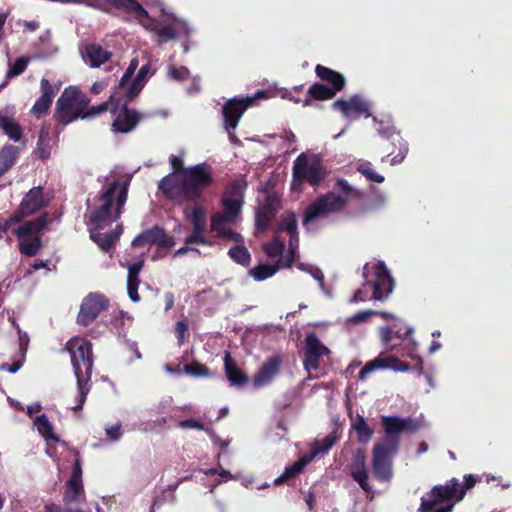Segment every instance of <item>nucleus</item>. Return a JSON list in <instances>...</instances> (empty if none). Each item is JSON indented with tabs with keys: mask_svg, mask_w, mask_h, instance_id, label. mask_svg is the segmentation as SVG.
<instances>
[{
	"mask_svg": "<svg viewBox=\"0 0 512 512\" xmlns=\"http://www.w3.org/2000/svg\"><path fill=\"white\" fill-rule=\"evenodd\" d=\"M295 260V252L292 249H289L286 254H281V256L278 257L277 262L274 264V266H279L280 268H290Z\"/></svg>",
	"mask_w": 512,
	"mask_h": 512,
	"instance_id": "54",
	"label": "nucleus"
},
{
	"mask_svg": "<svg viewBox=\"0 0 512 512\" xmlns=\"http://www.w3.org/2000/svg\"><path fill=\"white\" fill-rule=\"evenodd\" d=\"M379 369H390L395 372H406L410 369V365L399 358L387 355L385 352L380 353L375 359L368 361L359 372V378L364 380L368 374Z\"/></svg>",
	"mask_w": 512,
	"mask_h": 512,
	"instance_id": "19",
	"label": "nucleus"
},
{
	"mask_svg": "<svg viewBox=\"0 0 512 512\" xmlns=\"http://www.w3.org/2000/svg\"><path fill=\"white\" fill-rule=\"evenodd\" d=\"M106 436L111 441H117L121 438L122 432H121V424L116 423L114 425L108 426L105 429Z\"/></svg>",
	"mask_w": 512,
	"mask_h": 512,
	"instance_id": "61",
	"label": "nucleus"
},
{
	"mask_svg": "<svg viewBox=\"0 0 512 512\" xmlns=\"http://www.w3.org/2000/svg\"><path fill=\"white\" fill-rule=\"evenodd\" d=\"M178 426L182 429H197V430H205L206 432H210V428H206L204 424L194 418L184 419L179 422Z\"/></svg>",
	"mask_w": 512,
	"mask_h": 512,
	"instance_id": "53",
	"label": "nucleus"
},
{
	"mask_svg": "<svg viewBox=\"0 0 512 512\" xmlns=\"http://www.w3.org/2000/svg\"><path fill=\"white\" fill-rule=\"evenodd\" d=\"M225 222H233L230 218H227L223 213H214L210 219V228L211 231L221 230V227Z\"/></svg>",
	"mask_w": 512,
	"mask_h": 512,
	"instance_id": "55",
	"label": "nucleus"
},
{
	"mask_svg": "<svg viewBox=\"0 0 512 512\" xmlns=\"http://www.w3.org/2000/svg\"><path fill=\"white\" fill-rule=\"evenodd\" d=\"M213 183L212 167L204 162L186 167L182 176L166 175L158 182V190L177 203L198 202Z\"/></svg>",
	"mask_w": 512,
	"mask_h": 512,
	"instance_id": "1",
	"label": "nucleus"
},
{
	"mask_svg": "<svg viewBox=\"0 0 512 512\" xmlns=\"http://www.w3.org/2000/svg\"><path fill=\"white\" fill-rule=\"evenodd\" d=\"M90 238L104 252H109L115 245L116 241L110 233H102L101 230L90 228Z\"/></svg>",
	"mask_w": 512,
	"mask_h": 512,
	"instance_id": "37",
	"label": "nucleus"
},
{
	"mask_svg": "<svg viewBox=\"0 0 512 512\" xmlns=\"http://www.w3.org/2000/svg\"><path fill=\"white\" fill-rule=\"evenodd\" d=\"M189 75V70L184 66L177 67L173 64L168 66V77L172 80L183 81L187 79Z\"/></svg>",
	"mask_w": 512,
	"mask_h": 512,
	"instance_id": "48",
	"label": "nucleus"
},
{
	"mask_svg": "<svg viewBox=\"0 0 512 512\" xmlns=\"http://www.w3.org/2000/svg\"><path fill=\"white\" fill-rule=\"evenodd\" d=\"M459 480L451 478L443 485H435L426 496L421 498L419 512H431L437 505H452L461 499H458Z\"/></svg>",
	"mask_w": 512,
	"mask_h": 512,
	"instance_id": "11",
	"label": "nucleus"
},
{
	"mask_svg": "<svg viewBox=\"0 0 512 512\" xmlns=\"http://www.w3.org/2000/svg\"><path fill=\"white\" fill-rule=\"evenodd\" d=\"M57 130H40L35 154L38 158L46 160L50 157L52 148L57 141Z\"/></svg>",
	"mask_w": 512,
	"mask_h": 512,
	"instance_id": "28",
	"label": "nucleus"
},
{
	"mask_svg": "<svg viewBox=\"0 0 512 512\" xmlns=\"http://www.w3.org/2000/svg\"><path fill=\"white\" fill-rule=\"evenodd\" d=\"M48 203L49 200L44 198L43 187L36 186L25 194L15 212L23 220L48 206Z\"/></svg>",
	"mask_w": 512,
	"mask_h": 512,
	"instance_id": "20",
	"label": "nucleus"
},
{
	"mask_svg": "<svg viewBox=\"0 0 512 512\" xmlns=\"http://www.w3.org/2000/svg\"><path fill=\"white\" fill-rule=\"evenodd\" d=\"M330 350L318 338L314 332H310L305 337V349L303 365L306 371H316L320 367V359L324 355H329Z\"/></svg>",
	"mask_w": 512,
	"mask_h": 512,
	"instance_id": "18",
	"label": "nucleus"
},
{
	"mask_svg": "<svg viewBox=\"0 0 512 512\" xmlns=\"http://www.w3.org/2000/svg\"><path fill=\"white\" fill-rule=\"evenodd\" d=\"M479 480L480 479L476 475H473V474L465 475L464 476V484L462 486L459 484L458 499H463V497L466 494V491L473 488Z\"/></svg>",
	"mask_w": 512,
	"mask_h": 512,
	"instance_id": "51",
	"label": "nucleus"
},
{
	"mask_svg": "<svg viewBox=\"0 0 512 512\" xmlns=\"http://www.w3.org/2000/svg\"><path fill=\"white\" fill-rule=\"evenodd\" d=\"M247 185L248 183L245 176L241 175L226 185L223 197L244 200V193Z\"/></svg>",
	"mask_w": 512,
	"mask_h": 512,
	"instance_id": "33",
	"label": "nucleus"
},
{
	"mask_svg": "<svg viewBox=\"0 0 512 512\" xmlns=\"http://www.w3.org/2000/svg\"><path fill=\"white\" fill-rule=\"evenodd\" d=\"M327 171L319 160L309 161L308 157L301 153L292 167V191H301L303 183L312 187H318L326 178Z\"/></svg>",
	"mask_w": 512,
	"mask_h": 512,
	"instance_id": "8",
	"label": "nucleus"
},
{
	"mask_svg": "<svg viewBox=\"0 0 512 512\" xmlns=\"http://www.w3.org/2000/svg\"><path fill=\"white\" fill-rule=\"evenodd\" d=\"M376 314H377V311H375V310L359 311V312H357L356 314H354L353 316H351L349 318V322L353 323V324H359V323H362V322H366L372 316H374Z\"/></svg>",
	"mask_w": 512,
	"mask_h": 512,
	"instance_id": "56",
	"label": "nucleus"
},
{
	"mask_svg": "<svg viewBox=\"0 0 512 512\" xmlns=\"http://www.w3.org/2000/svg\"><path fill=\"white\" fill-rule=\"evenodd\" d=\"M282 231H286L289 235L292 236L298 232L297 219L293 212L287 211L281 215L276 232Z\"/></svg>",
	"mask_w": 512,
	"mask_h": 512,
	"instance_id": "40",
	"label": "nucleus"
},
{
	"mask_svg": "<svg viewBox=\"0 0 512 512\" xmlns=\"http://www.w3.org/2000/svg\"><path fill=\"white\" fill-rule=\"evenodd\" d=\"M375 281H365L362 289H357L351 299V302L358 303L368 299L366 288L373 290L372 299L384 301L388 298L394 288V280L384 262H378L374 266Z\"/></svg>",
	"mask_w": 512,
	"mask_h": 512,
	"instance_id": "9",
	"label": "nucleus"
},
{
	"mask_svg": "<svg viewBox=\"0 0 512 512\" xmlns=\"http://www.w3.org/2000/svg\"><path fill=\"white\" fill-rule=\"evenodd\" d=\"M66 491L63 496V501L66 504L75 503L78 501L79 497L84 494V488L82 479H72L70 478L66 485Z\"/></svg>",
	"mask_w": 512,
	"mask_h": 512,
	"instance_id": "35",
	"label": "nucleus"
},
{
	"mask_svg": "<svg viewBox=\"0 0 512 512\" xmlns=\"http://www.w3.org/2000/svg\"><path fill=\"white\" fill-rule=\"evenodd\" d=\"M336 187L339 190L338 194L327 192L320 195L306 206L302 220L304 227H308L310 224L326 218L331 214L342 212L345 210L350 200L361 199L363 197V193L352 187L345 179H338L336 181Z\"/></svg>",
	"mask_w": 512,
	"mask_h": 512,
	"instance_id": "4",
	"label": "nucleus"
},
{
	"mask_svg": "<svg viewBox=\"0 0 512 512\" xmlns=\"http://www.w3.org/2000/svg\"><path fill=\"white\" fill-rule=\"evenodd\" d=\"M221 204L223 207L222 213L227 218H230L232 221H235L241 213L244 200H236L228 197H222Z\"/></svg>",
	"mask_w": 512,
	"mask_h": 512,
	"instance_id": "38",
	"label": "nucleus"
},
{
	"mask_svg": "<svg viewBox=\"0 0 512 512\" xmlns=\"http://www.w3.org/2000/svg\"><path fill=\"white\" fill-rule=\"evenodd\" d=\"M22 221L23 220L14 211V213L8 219H6L2 224H0V232L6 233L13 225L21 223Z\"/></svg>",
	"mask_w": 512,
	"mask_h": 512,
	"instance_id": "62",
	"label": "nucleus"
},
{
	"mask_svg": "<svg viewBox=\"0 0 512 512\" xmlns=\"http://www.w3.org/2000/svg\"><path fill=\"white\" fill-rule=\"evenodd\" d=\"M315 72L319 78L332 84V87H326L322 84H313L309 88V95L316 100L332 99L337 92L345 86V78L342 74L333 71L322 65H317Z\"/></svg>",
	"mask_w": 512,
	"mask_h": 512,
	"instance_id": "12",
	"label": "nucleus"
},
{
	"mask_svg": "<svg viewBox=\"0 0 512 512\" xmlns=\"http://www.w3.org/2000/svg\"><path fill=\"white\" fill-rule=\"evenodd\" d=\"M381 425L385 436L379 443L396 449L402 433L413 434L421 428V423L412 417L381 416Z\"/></svg>",
	"mask_w": 512,
	"mask_h": 512,
	"instance_id": "10",
	"label": "nucleus"
},
{
	"mask_svg": "<svg viewBox=\"0 0 512 512\" xmlns=\"http://www.w3.org/2000/svg\"><path fill=\"white\" fill-rule=\"evenodd\" d=\"M138 59L137 58H133L127 68V70L125 71L124 75L122 76L121 80H120V83H119V87L118 89L113 93V94H117V98L118 100L114 101V108L116 109L119 104H120V100H121V91L122 89L125 88V86L128 85V82L130 81L131 77L133 76L135 70L137 69L138 67Z\"/></svg>",
	"mask_w": 512,
	"mask_h": 512,
	"instance_id": "43",
	"label": "nucleus"
},
{
	"mask_svg": "<svg viewBox=\"0 0 512 512\" xmlns=\"http://www.w3.org/2000/svg\"><path fill=\"white\" fill-rule=\"evenodd\" d=\"M12 325L17 330V333H18L19 349H20L21 353L23 355H25V353L27 352L28 346H29V342H30L29 335L26 332L21 330L19 324L15 320L12 321Z\"/></svg>",
	"mask_w": 512,
	"mask_h": 512,
	"instance_id": "50",
	"label": "nucleus"
},
{
	"mask_svg": "<svg viewBox=\"0 0 512 512\" xmlns=\"http://www.w3.org/2000/svg\"><path fill=\"white\" fill-rule=\"evenodd\" d=\"M281 364L282 358L279 355H274L265 361L253 377L254 388H261L270 384L279 374Z\"/></svg>",
	"mask_w": 512,
	"mask_h": 512,
	"instance_id": "23",
	"label": "nucleus"
},
{
	"mask_svg": "<svg viewBox=\"0 0 512 512\" xmlns=\"http://www.w3.org/2000/svg\"><path fill=\"white\" fill-rule=\"evenodd\" d=\"M225 375L232 386H244L249 378L247 374L241 370L229 352L224 355Z\"/></svg>",
	"mask_w": 512,
	"mask_h": 512,
	"instance_id": "26",
	"label": "nucleus"
},
{
	"mask_svg": "<svg viewBox=\"0 0 512 512\" xmlns=\"http://www.w3.org/2000/svg\"><path fill=\"white\" fill-rule=\"evenodd\" d=\"M41 96L36 100L30 114L39 119L47 114L55 96V90L46 78H42L40 82Z\"/></svg>",
	"mask_w": 512,
	"mask_h": 512,
	"instance_id": "24",
	"label": "nucleus"
},
{
	"mask_svg": "<svg viewBox=\"0 0 512 512\" xmlns=\"http://www.w3.org/2000/svg\"><path fill=\"white\" fill-rule=\"evenodd\" d=\"M412 333L413 329L411 327H407L405 331H402V329L397 328L396 325H394L392 328L383 326L379 329L380 340L386 347L390 345L394 335L399 339H405L408 338Z\"/></svg>",
	"mask_w": 512,
	"mask_h": 512,
	"instance_id": "34",
	"label": "nucleus"
},
{
	"mask_svg": "<svg viewBox=\"0 0 512 512\" xmlns=\"http://www.w3.org/2000/svg\"><path fill=\"white\" fill-rule=\"evenodd\" d=\"M45 512H83L81 509H72L59 506L54 503L45 505Z\"/></svg>",
	"mask_w": 512,
	"mask_h": 512,
	"instance_id": "64",
	"label": "nucleus"
},
{
	"mask_svg": "<svg viewBox=\"0 0 512 512\" xmlns=\"http://www.w3.org/2000/svg\"><path fill=\"white\" fill-rule=\"evenodd\" d=\"M169 162L171 164L172 169L174 170L172 174H175L177 176L184 175V170H186V168L183 166V159L181 157L171 155L169 158Z\"/></svg>",
	"mask_w": 512,
	"mask_h": 512,
	"instance_id": "58",
	"label": "nucleus"
},
{
	"mask_svg": "<svg viewBox=\"0 0 512 512\" xmlns=\"http://www.w3.org/2000/svg\"><path fill=\"white\" fill-rule=\"evenodd\" d=\"M184 372L186 374H189L194 377H209L210 376L209 368L206 365H204L198 361H193L190 364L185 365Z\"/></svg>",
	"mask_w": 512,
	"mask_h": 512,
	"instance_id": "46",
	"label": "nucleus"
},
{
	"mask_svg": "<svg viewBox=\"0 0 512 512\" xmlns=\"http://www.w3.org/2000/svg\"><path fill=\"white\" fill-rule=\"evenodd\" d=\"M35 424L39 434L43 436L44 439L53 442L59 441V437L54 433L53 426L45 414L38 416L35 420Z\"/></svg>",
	"mask_w": 512,
	"mask_h": 512,
	"instance_id": "39",
	"label": "nucleus"
},
{
	"mask_svg": "<svg viewBox=\"0 0 512 512\" xmlns=\"http://www.w3.org/2000/svg\"><path fill=\"white\" fill-rule=\"evenodd\" d=\"M64 349L70 354L71 364L77 380L78 396L72 409L79 411L83 408L90 391L89 382L94 364L92 344L86 339L73 337L65 344Z\"/></svg>",
	"mask_w": 512,
	"mask_h": 512,
	"instance_id": "5",
	"label": "nucleus"
},
{
	"mask_svg": "<svg viewBox=\"0 0 512 512\" xmlns=\"http://www.w3.org/2000/svg\"><path fill=\"white\" fill-rule=\"evenodd\" d=\"M338 437L335 432H332L325 436L320 442L319 446L314 449L313 455L325 454L336 444Z\"/></svg>",
	"mask_w": 512,
	"mask_h": 512,
	"instance_id": "47",
	"label": "nucleus"
},
{
	"mask_svg": "<svg viewBox=\"0 0 512 512\" xmlns=\"http://www.w3.org/2000/svg\"><path fill=\"white\" fill-rule=\"evenodd\" d=\"M22 147L4 145L0 150V178L6 174L16 163Z\"/></svg>",
	"mask_w": 512,
	"mask_h": 512,
	"instance_id": "31",
	"label": "nucleus"
},
{
	"mask_svg": "<svg viewBox=\"0 0 512 512\" xmlns=\"http://www.w3.org/2000/svg\"><path fill=\"white\" fill-rule=\"evenodd\" d=\"M129 186L130 178L122 182L113 181L107 185L106 190L99 196L102 205L90 214V228L102 230L121 217L128 198Z\"/></svg>",
	"mask_w": 512,
	"mask_h": 512,
	"instance_id": "6",
	"label": "nucleus"
},
{
	"mask_svg": "<svg viewBox=\"0 0 512 512\" xmlns=\"http://www.w3.org/2000/svg\"><path fill=\"white\" fill-rule=\"evenodd\" d=\"M188 329V326L185 321H178L175 325V334L178 340L179 345H182L185 339V333Z\"/></svg>",
	"mask_w": 512,
	"mask_h": 512,
	"instance_id": "63",
	"label": "nucleus"
},
{
	"mask_svg": "<svg viewBox=\"0 0 512 512\" xmlns=\"http://www.w3.org/2000/svg\"><path fill=\"white\" fill-rule=\"evenodd\" d=\"M313 456H303L295 461L292 465L285 467L283 473L275 479L274 484L276 486L283 484L289 479L297 476L303 471L306 465L312 460Z\"/></svg>",
	"mask_w": 512,
	"mask_h": 512,
	"instance_id": "32",
	"label": "nucleus"
},
{
	"mask_svg": "<svg viewBox=\"0 0 512 512\" xmlns=\"http://www.w3.org/2000/svg\"><path fill=\"white\" fill-rule=\"evenodd\" d=\"M152 116L151 113H141L135 109L125 108L118 118L114 120L113 128H120L117 124L118 120L126 126L125 128H134L137 125L145 124L146 120Z\"/></svg>",
	"mask_w": 512,
	"mask_h": 512,
	"instance_id": "30",
	"label": "nucleus"
},
{
	"mask_svg": "<svg viewBox=\"0 0 512 512\" xmlns=\"http://www.w3.org/2000/svg\"><path fill=\"white\" fill-rule=\"evenodd\" d=\"M217 236L226 238L231 241H235L237 243L243 241V238L239 233L227 228H222L221 230H218Z\"/></svg>",
	"mask_w": 512,
	"mask_h": 512,
	"instance_id": "59",
	"label": "nucleus"
},
{
	"mask_svg": "<svg viewBox=\"0 0 512 512\" xmlns=\"http://www.w3.org/2000/svg\"><path fill=\"white\" fill-rule=\"evenodd\" d=\"M8 138L14 142H20L18 147L22 149L26 146L27 140L23 137V130H4Z\"/></svg>",
	"mask_w": 512,
	"mask_h": 512,
	"instance_id": "60",
	"label": "nucleus"
},
{
	"mask_svg": "<svg viewBox=\"0 0 512 512\" xmlns=\"http://www.w3.org/2000/svg\"><path fill=\"white\" fill-rule=\"evenodd\" d=\"M28 65V59L25 57L18 58L7 72V77L18 76L24 72Z\"/></svg>",
	"mask_w": 512,
	"mask_h": 512,
	"instance_id": "52",
	"label": "nucleus"
},
{
	"mask_svg": "<svg viewBox=\"0 0 512 512\" xmlns=\"http://www.w3.org/2000/svg\"><path fill=\"white\" fill-rule=\"evenodd\" d=\"M48 222L49 215L45 212L33 220L25 221L14 230L21 254L27 257H33L38 254L43 247L40 234L47 228Z\"/></svg>",
	"mask_w": 512,
	"mask_h": 512,
	"instance_id": "7",
	"label": "nucleus"
},
{
	"mask_svg": "<svg viewBox=\"0 0 512 512\" xmlns=\"http://www.w3.org/2000/svg\"><path fill=\"white\" fill-rule=\"evenodd\" d=\"M353 429L357 433V441L366 444L373 436V429L369 427L363 416L358 415L352 423Z\"/></svg>",
	"mask_w": 512,
	"mask_h": 512,
	"instance_id": "36",
	"label": "nucleus"
},
{
	"mask_svg": "<svg viewBox=\"0 0 512 512\" xmlns=\"http://www.w3.org/2000/svg\"><path fill=\"white\" fill-rule=\"evenodd\" d=\"M116 8H122L133 14L137 22L146 30L154 32L161 41L176 40L180 32L190 37L194 29L187 20L178 18L169 13L164 7L161 8L159 22L152 19L148 12L136 0H105Z\"/></svg>",
	"mask_w": 512,
	"mask_h": 512,
	"instance_id": "2",
	"label": "nucleus"
},
{
	"mask_svg": "<svg viewBox=\"0 0 512 512\" xmlns=\"http://www.w3.org/2000/svg\"><path fill=\"white\" fill-rule=\"evenodd\" d=\"M144 265V261H138L132 263L128 267V275H127V292L130 299L133 302H138L140 300V296L138 294V287L140 284L139 274Z\"/></svg>",
	"mask_w": 512,
	"mask_h": 512,
	"instance_id": "29",
	"label": "nucleus"
},
{
	"mask_svg": "<svg viewBox=\"0 0 512 512\" xmlns=\"http://www.w3.org/2000/svg\"><path fill=\"white\" fill-rule=\"evenodd\" d=\"M358 170L362 175H364L368 180L372 182L382 183L384 181V177L375 172L370 163L362 164Z\"/></svg>",
	"mask_w": 512,
	"mask_h": 512,
	"instance_id": "49",
	"label": "nucleus"
},
{
	"mask_svg": "<svg viewBox=\"0 0 512 512\" xmlns=\"http://www.w3.org/2000/svg\"><path fill=\"white\" fill-rule=\"evenodd\" d=\"M333 110L341 113L344 118L356 119L371 115L372 103L361 94H355L348 98H340L333 102Z\"/></svg>",
	"mask_w": 512,
	"mask_h": 512,
	"instance_id": "14",
	"label": "nucleus"
},
{
	"mask_svg": "<svg viewBox=\"0 0 512 512\" xmlns=\"http://www.w3.org/2000/svg\"><path fill=\"white\" fill-rule=\"evenodd\" d=\"M190 220L193 226V231L204 233L206 230L205 211L202 207L196 206L190 213Z\"/></svg>",
	"mask_w": 512,
	"mask_h": 512,
	"instance_id": "44",
	"label": "nucleus"
},
{
	"mask_svg": "<svg viewBox=\"0 0 512 512\" xmlns=\"http://www.w3.org/2000/svg\"><path fill=\"white\" fill-rule=\"evenodd\" d=\"M108 307L109 300L106 296L95 292L89 293L82 300L80 305V310L76 318L77 324L85 327L90 325L96 320L99 314L108 309Z\"/></svg>",
	"mask_w": 512,
	"mask_h": 512,
	"instance_id": "16",
	"label": "nucleus"
},
{
	"mask_svg": "<svg viewBox=\"0 0 512 512\" xmlns=\"http://www.w3.org/2000/svg\"><path fill=\"white\" fill-rule=\"evenodd\" d=\"M185 244H201L210 245L211 243L206 239L204 233L196 232L192 230V233L185 238Z\"/></svg>",
	"mask_w": 512,
	"mask_h": 512,
	"instance_id": "57",
	"label": "nucleus"
},
{
	"mask_svg": "<svg viewBox=\"0 0 512 512\" xmlns=\"http://www.w3.org/2000/svg\"><path fill=\"white\" fill-rule=\"evenodd\" d=\"M267 97L266 91H258L253 96L229 99L222 108L225 128H236L246 109L252 106L257 100Z\"/></svg>",
	"mask_w": 512,
	"mask_h": 512,
	"instance_id": "13",
	"label": "nucleus"
},
{
	"mask_svg": "<svg viewBox=\"0 0 512 512\" xmlns=\"http://www.w3.org/2000/svg\"><path fill=\"white\" fill-rule=\"evenodd\" d=\"M263 250L269 258H276L284 253L285 244L279 237H274L271 242L263 245Z\"/></svg>",
	"mask_w": 512,
	"mask_h": 512,
	"instance_id": "45",
	"label": "nucleus"
},
{
	"mask_svg": "<svg viewBox=\"0 0 512 512\" xmlns=\"http://www.w3.org/2000/svg\"><path fill=\"white\" fill-rule=\"evenodd\" d=\"M398 449L375 443L372 450V470L374 477L380 482L392 478V457Z\"/></svg>",
	"mask_w": 512,
	"mask_h": 512,
	"instance_id": "15",
	"label": "nucleus"
},
{
	"mask_svg": "<svg viewBox=\"0 0 512 512\" xmlns=\"http://www.w3.org/2000/svg\"><path fill=\"white\" fill-rule=\"evenodd\" d=\"M175 239L169 236L166 230L158 225H154L139 233L131 242L134 248L145 246H156L158 249H169L174 247Z\"/></svg>",
	"mask_w": 512,
	"mask_h": 512,
	"instance_id": "17",
	"label": "nucleus"
},
{
	"mask_svg": "<svg viewBox=\"0 0 512 512\" xmlns=\"http://www.w3.org/2000/svg\"><path fill=\"white\" fill-rule=\"evenodd\" d=\"M149 74H150V65L149 64L143 65L139 69L134 80L131 83L129 81L128 85L125 86L124 89H122V91L120 93L121 97L125 96L129 100L136 97L140 93V91L143 89V87L145 86Z\"/></svg>",
	"mask_w": 512,
	"mask_h": 512,
	"instance_id": "27",
	"label": "nucleus"
},
{
	"mask_svg": "<svg viewBox=\"0 0 512 512\" xmlns=\"http://www.w3.org/2000/svg\"><path fill=\"white\" fill-rule=\"evenodd\" d=\"M278 270L279 266H274V264H259L249 270V275L256 281H264L275 275Z\"/></svg>",
	"mask_w": 512,
	"mask_h": 512,
	"instance_id": "42",
	"label": "nucleus"
},
{
	"mask_svg": "<svg viewBox=\"0 0 512 512\" xmlns=\"http://www.w3.org/2000/svg\"><path fill=\"white\" fill-rule=\"evenodd\" d=\"M366 453L363 449H357L348 465V471L352 479L367 493L372 491L368 482V470L366 467Z\"/></svg>",
	"mask_w": 512,
	"mask_h": 512,
	"instance_id": "22",
	"label": "nucleus"
},
{
	"mask_svg": "<svg viewBox=\"0 0 512 512\" xmlns=\"http://www.w3.org/2000/svg\"><path fill=\"white\" fill-rule=\"evenodd\" d=\"M281 209L279 198L275 194H270L265 198L263 205L256 212L255 227L260 233L268 230L277 212Z\"/></svg>",
	"mask_w": 512,
	"mask_h": 512,
	"instance_id": "21",
	"label": "nucleus"
},
{
	"mask_svg": "<svg viewBox=\"0 0 512 512\" xmlns=\"http://www.w3.org/2000/svg\"><path fill=\"white\" fill-rule=\"evenodd\" d=\"M110 57L111 53L97 44H88L82 50L83 61L92 68L100 67Z\"/></svg>",
	"mask_w": 512,
	"mask_h": 512,
	"instance_id": "25",
	"label": "nucleus"
},
{
	"mask_svg": "<svg viewBox=\"0 0 512 512\" xmlns=\"http://www.w3.org/2000/svg\"><path fill=\"white\" fill-rule=\"evenodd\" d=\"M118 100L117 94H112L109 102L91 107L84 112L89 99L75 86L66 87L57 99L54 117L62 125H68L75 119H90L107 112L114 111V101Z\"/></svg>",
	"mask_w": 512,
	"mask_h": 512,
	"instance_id": "3",
	"label": "nucleus"
},
{
	"mask_svg": "<svg viewBox=\"0 0 512 512\" xmlns=\"http://www.w3.org/2000/svg\"><path fill=\"white\" fill-rule=\"evenodd\" d=\"M229 257L237 264L248 267L251 262V254L244 245L231 247L228 251Z\"/></svg>",
	"mask_w": 512,
	"mask_h": 512,
	"instance_id": "41",
	"label": "nucleus"
}]
</instances>
